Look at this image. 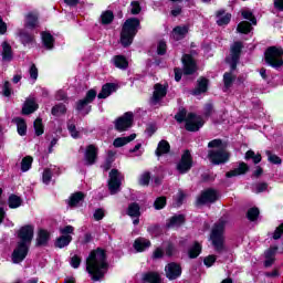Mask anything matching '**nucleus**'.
Instances as JSON below:
<instances>
[{
  "instance_id": "473e14b6",
  "label": "nucleus",
  "mask_w": 283,
  "mask_h": 283,
  "mask_svg": "<svg viewBox=\"0 0 283 283\" xmlns=\"http://www.w3.org/2000/svg\"><path fill=\"white\" fill-rule=\"evenodd\" d=\"M181 224H185V216L178 214L170 218L167 227L175 228V227H180Z\"/></svg>"
},
{
  "instance_id": "5fc2aeb1",
  "label": "nucleus",
  "mask_w": 283,
  "mask_h": 283,
  "mask_svg": "<svg viewBox=\"0 0 283 283\" xmlns=\"http://www.w3.org/2000/svg\"><path fill=\"white\" fill-rule=\"evenodd\" d=\"M30 78H32L33 83H35L36 78H39V69L35 64H32L29 70Z\"/></svg>"
},
{
  "instance_id": "f704fd0d",
  "label": "nucleus",
  "mask_w": 283,
  "mask_h": 283,
  "mask_svg": "<svg viewBox=\"0 0 283 283\" xmlns=\"http://www.w3.org/2000/svg\"><path fill=\"white\" fill-rule=\"evenodd\" d=\"M112 21H114V12L107 10L101 14L102 25H109V23H112Z\"/></svg>"
},
{
  "instance_id": "6e6552de",
  "label": "nucleus",
  "mask_w": 283,
  "mask_h": 283,
  "mask_svg": "<svg viewBox=\"0 0 283 283\" xmlns=\"http://www.w3.org/2000/svg\"><path fill=\"white\" fill-rule=\"evenodd\" d=\"M123 175L118 172V170L113 169L109 172V180H108V189L112 195L118 193L120 191V182H123Z\"/></svg>"
},
{
  "instance_id": "f3484780",
  "label": "nucleus",
  "mask_w": 283,
  "mask_h": 283,
  "mask_svg": "<svg viewBox=\"0 0 283 283\" xmlns=\"http://www.w3.org/2000/svg\"><path fill=\"white\" fill-rule=\"evenodd\" d=\"M96 156H98V148L94 145H88L85 151L86 164L94 165L96 163Z\"/></svg>"
},
{
  "instance_id": "338daca9",
  "label": "nucleus",
  "mask_w": 283,
  "mask_h": 283,
  "mask_svg": "<svg viewBox=\"0 0 283 283\" xmlns=\"http://www.w3.org/2000/svg\"><path fill=\"white\" fill-rule=\"evenodd\" d=\"M103 218H105V210H103L101 208L95 210L94 219L98 221V220H103Z\"/></svg>"
},
{
  "instance_id": "09e8293b",
  "label": "nucleus",
  "mask_w": 283,
  "mask_h": 283,
  "mask_svg": "<svg viewBox=\"0 0 283 283\" xmlns=\"http://www.w3.org/2000/svg\"><path fill=\"white\" fill-rule=\"evenodd\" d=\"M187 109L181 108L179 109V112L175 115V120H177V123H187Z\"/></svg>"
},
{
  "instance_id": "393cba45",
  "label": "nucleus",
  "mask_w": 283,
  "mask_h": 283,
  "mask_svg": "<svg viewBox=\"0 0 283 283\" xmlns=\"http://www.w3.org/2000/svg\"><path fill=\"white\" fill-rule=\"evenodd\" d=\"M151 247V242L147 239H137L134 243V248L136 249V251L138 252H143L145 251V249H149Z\"/></svg>"
},
{
  "instance_id": "bf43d9fd",
  "label": "nucleus",
  "mask_w": 283,
  "mask_h": 283,
  "mask_svg": "<svg viewBox=\"0 0 283 283\" xmlns=\"http://www.w3.org/2000/svg\"><path fill=\"white\" fill-rule=\"evenodd\" d=\"M60 233L62 235H72L74 233V227L65 226L64 228H60Z\"/></svg>"
},
{
  "instance_id": "aec40b11",
  "label": "nucleus",
  "mask_w": 283,
  "mask_h": 283,
  "mask_svg": "<svg viewBox=\"0 0 283 283\" xmlns=\"http://www.w3.org/2000/svg\"><path fill=\"white\" fill-rule=\"evenodd\" d=\"M39 109V104H36V101L34 98H28L24 103V106L22 108L23 114H34Z\"/></svg>"
},
{
  "instance_id": "58836bf2",
  "label": "nucleus",
  "mask_w": 283,
  "mask_h": 283,
  "mask_svg": "<svg viewBox=\"0 0 283 283\" xmlns=\"http://www.w3.org/2000/svg\"><path fill=\"white\" fill-rule=\"evenodd\" d=\"M36 23H39V17L34 13H29L25 20L27 28H36Z\"/></svg>"
},
{
  "instance_id": "ddd939ff",
  "label": "nucleus",
  "mask_w": 283,
  "mask_h": 283,
  "mask_svg": "<svg viewBox=\"0 0 283 283\" xmlns=\"http://www.w3.org/2000/svg\"><path fill=\"white\" fill-rule=\"evenodd\" d=\"M168 280H178L182 275V268L178 263H169L165 268Z\"/></svg>"
},
{
  "instance_id": "6e6d98bb",
  "label": "nucleus",
  "mask_w": 283,
  "mask_h": 283,
  "mask_svg": "<svg viewBox=\"0 0 283 283\" xmlns=\"http://www.w3.org/2000/svg\"><path fill=\"white\" fill-rule=\"evenodd\" d=\"M268 188L269 186L266 185V182H260L253 186V192L262 193V191H266Z\"/></svg>"
},
{
  "instance_id": "a19ab883",
  "label": "nucleus",
  "mask_w": 283,
  "mask_h": 283,
  "mask_svg": "<svg viewBox=\"0 0 283 283\" xmlns=\"http://www.w3.org/2000/svg\"><path fill=\"white\" fill-rule=\"evenodd\" d=\"M32 156H27L21 161V171H30L33 163Z\"/></svg>"
},
{
  "instance_id": "f03ea898",
  "label": "nucleus",
  "mask_w": 283,
  "mask_h": 283,
  "mask_svg": "<svg viewBox=\"0 0 283 283\" xmlns=\"http://www.w3.org/2000/svg\"><path fill=\"white\" fill-rule=\"evenodd\" d=\"M19 242L17 248L12 253L13 264H19L25 260L28 256V251H30V244H32V239L34 238V226H24L18 232Z\"/></svg>"
},
{
  "instance_id": "680f3d73",
  "label": "nucleus",
  "mask_w": 283,
  "mask_h": 283,
  "mask_svg": "<svg viewBox=\"0 0 283 283\" xmlns=\"http://www.w3.org/2000/svg\"><path fill=\"white\" fill-rule=\"evenodd\" d=\"M216 260H217L216 255H208L205 258L203 264L208 268L213 266V264H216Z\"/></svg>"
},
{
  "instance_id": "052dcab7",
  "label": "nucleus",
  "mask_w": 283,
  "mask_h": 283,
  "mask_svg": "<svg viewBox=\"0 0 283 283\" xmlns=\"http://www.w3.org/2000/svg\"><path fill=\"white\" fill-rule=\"evenodd\" d=\"M2 94L3 96H10L12 94V87L10 85V82L6 81L2 87Z\"/></svg>"
},
{
  "instance_id": "9b49d317",
  "label": "nucleus",
  "mask_w": 283,
  "mask_h": 283,
  "mask_svg": "<svg viewBox=\"0 0 283 283\" xmlns=\"http://www.w3.org/2000/svg\"><path fill=\"white\" fill-rule=\"evenodd\" d=\"M220 198L218 191L213 189H207L201 192L200 197L197 199L198 205H211Z\"/></svg>"
},
{
  "instance_id": "c85d7f7f",
  "label": "nucleus",
  "mask_w": 283,
  "mask_h": 283,
  "mask_svg": "<svg viewBox=\"0 0 283 283\" xmlns=\"http://www.w3.org/2000/svg\"><path fill=\"white\" fill-rule=\"evenodd\" d=\"M48 240H50V232L48 230H40L36 239L38 245L43 247L48 244Z\"/></svg>"
},
{
  "instance_id": "49530a36",
  "label": "nucleus",
  "mask_w": 283,
  "mask_h": 283,
  "mask_svg": "<svg viewBox=\"0 0 283 283\" xmlns=\"http://www.w3.org/2000/svg\"><path fill=\"white\" fill-rule=\"evenodd\" d=\"M149 180H151V172L145 171L139 176V185L142 187H149Z\"/></svg>"
},
{
  "instance_id": "cd10ccee",
  "label": "nucleus",
  "mask_w": 283,
  "mask_h": 283,
  "mask_svg": "<svg viewBox=\"0 0 283 283\" xmlns=\"http://www.w3.org/2000/svg\"><path fill=\"white\" fill-rule=\"evenodd\" d=\"M114 65L115 67H118V70H127L129 67V62H127V59L123 55H116L114 57Z\"/></svg>"
},
{
  "instance_id": "8fccbe9b",
  "label": "nucleus",
  "mask_w": 283,
  "mask_h": 283,
  "mask_svg": "<svg viewBox=\"0 0 283 283\" xmlns=\"http://www.w3.org/2000/svg\"><path fill=\"white\" fill-rule=\"evenodd\" d=\"M233 81H235V77H233V74L224 73L223 83H224L226 90H229V87H231V85H233Z\"/></svg>"
},
{
  "instance_id": "4d7b16f0",
  "label": "nucleus",
  "mask_w": 283,
  "mask_h": 283,
  "mask_svg": "<svg viewBox=\"0 0 283 283\" xmlns=\"http://www.w3.org/2000/svg\"><path fill=\"white\" fill-rule=\"evenodd\" d=\"M42 180L44 185H50V181L52 180V170H50V168L44 169Z\"/></svg>"
},
{
  "instance_id": "a18cd8bd",
  "label": "nucleus",
  "mask_w": 283,
  "mask_h": 283,
  "mask_svg": "<svg viewBox=\"0 0 283 283\" xmlns=\"http://www.w3.org/2000/svg\"><path fill=\"white\" fill-rule=\"evenodd\" d=\"M33 127L35 129V135L36 136H43V133L45 132V129L43 127V119L36 118L34 120Z\"/></svg>"
},
{
  "instance_id": "864d4df0",
  "label": "nucleus",
  "mask_w": 283,
  "mask_h": 283,
  "mask_svg": "<svg viewBox=\"0 0 283 283\" xmlns=\"http://www.w3.org/2000/svg\"><path fill=\"white\" fill-rule=\"evenodd\" d=\"M242 17H243V19L251 21L252 25H258V20H255L253 12L244 10V11H242Z\"/></svg>"
},
{
  "instance_id": "13d9d810",
  "label": "nucleus",
  "mask_w": 283,
  "mask_h": 283,
  "mask_svg": "<svg viewBox=\"0 0 283 283\" xmlns=\"http://www.w3.org/2000/svg\"><path fill=\"white\" fill-rule=\"evenodd\" d=\"M268 158L270 163L273 165H282V159L277 155L271 154V151H266Z\"/></svg>"
},
{
  "instance_id": "e2e57ef3",
  "label": "nucleus",
  "mask_w": 283,
  "mask_h": 283,
  "mask_svg": "<svg viewBox=\"0 0 283 283\" xmlns=\"http://www.w3.org/2000/svg\"><path fill=\"white\" fill-rule=\"evenodd\" d=\"M130 12L132 14H140V3H138L137 1H134L130 3Z\"/></svg>"
},
{
  "instance_id": "7ed1b4c3",
  "label": "nucleus",
  "mask_w": 283,
  "mask_h": 283,
  "mask_svg": "<svg viewBox=\"0 0 283 283\" xmlns=\"http://www.w3.org/2000/svg\"><path fill=\"white\" fill-rule=\"evenodd\" d=\"M138 28H140V20L137 18H130L125 21L120 32L123 48H129V44L134 42V36L138 34Z\"/></svg>"
},
{
  "instance_id": "bb28decb",
  "label": "nucleus",
  "mask_w": 283,
  "mask_h": 283,
  "mask_svg": "<svg viewBox=\"0 0 283 283\" xmlns=\"http://www.w3.org/2000/svg\"><path fill=\"white\" fill-rule=\"evenodd\" d=\"M231 21V14L226 13L224 11H218L217 12V23L218 25H228V23Z\"/></svg>"
},
{
  "instance_id": "c03bdc74",
  "label": "nucleus",
  "mask_w": 283,
  "mask_h": 283,
  "mask_svg": "<svg viewBox=\"0 0 283 283\" xmlns=\"http://www.w3.org/2000/svg\"><path fill=\"white\" fill-rule=\"evenodd\" d=\"M20 39H21L23 45L34 43V35L28 33L27 31L20 32Z\"/></svg>"
},
{
  "instance_id": "39448f33",
  "label": "nucleus",
  "mask_w": 283,
  "mask_h": 283,
  "mask_svg": "<svg viewBox=\"0 0 283 283\" xmlns=\"http://www.w3.org/2000/svg\"><path fill=\"white\" fill-rule=\"evenodd\" d=\"M226 224H227V221H224V219H220L212 228L210 240H212V244H213L216 251L224 250V227H226Z\"/></svg>"
},
{
  "instance_id": "72a5a7b5",
  "label": "nucleus",
  "mask_w": 283,
  "mask_h": 283,
  "mask_svg": "<svg viewBox=\"0 0 283 283\" xmlns=\"http://www.w3.org/2000/svg\"><path fill=\"white\" fill-rule=\"evenodd\" d=\"M2 59L3 61L12 60V46L8 42L2 43Z\"/></svg>"
},
{
  "instance_id": "2eb2a0df",
  "label": "nucleus",
  "mask_w": 283,
  "mask_h": 283,
  "mask_svg": "<svg viewBox=\"0 0 283 283\" xmlns=\"http://www.w3.org/2000/svg\"><path fill=\"white\" fill-rule=\"evenodd\" d=\"M182 64H184V74H187V75L193 74L198 70V66L196 65V61L189 54H186L182 56Z\"/></svg>"
},
{
  "instance_id": "c756f323",
  "label": "nucleus",
  "mask_w": 283,
  "mask_h": 283,
  "mask_svg": "<svg viewBox=\"0 0 283 283\" xmlns=\"http://www.w3.org/2000/svg\"><path fill=\"white\" fill-rule=\"evenodd\" d=\"M42 41L46 50L54 48V36L48 32H42Z\"/></svg>"
},
{
  "instance_id": "9d476101",
  "label": "nucleus",
  "mask_w": 283,
  "mask_h": 283,
  "mask_svg": "<svg viewBox=\"0 0 283 283\" xmlns=\"http://www.w3.org/2000/svg\"><path fill=\"white\" fill-rule=\"evenodd\" d=\"M205 125V119L201 116L193 113H189L186 118V129L187 132H198L200 127Z\"/></svg>"
},
{
  "instance_id": "f257e3e1",
  "label": "nucleus",
  "mask_w": 283,
  "mask_h": 283,
  "mask_svg": "<svg viewBox=\"0 0 283 283\" xmlns=\"http://www.w3.org/2000/svg\"><path fill=\"white\" fill-rule=\"evenodd\" d=\"M109 269L107 263V254L105 250L97 248L91 251L86 259V271L91 275L93 282H98L105 277V273Z\"/></svg>"
},
{
  "instance_id": "a878e982",
  "label": "nucleus",
  "mask_w": 283,
  "mask_h": 283,
  "mask_svg": "<svg viewBox=\"0 0 283 283\" xmlns=\"http://www.w3.org/2000/svg\"><path fill=\"white\" fill-rule=\"evenodd\" d=\"M209 85V80L201 77L198 81V85L197 88L193 91L195 96H198L200 94H205V92H207V87Z\"/></svg>"
},
{
  "instance_id": "69168bd1",
  "label": "nucleus",
  "mask_w": 283,
  "mask_h": 283,
  "mask_svg": "<svg viewBox=\"0 0 283 283\" xmlns=\"http://www.w3.org/2000/svg\"><path fill=\"white\" fill-rule=\"evenodd\" d=\"M71 266L73 269H78V266H81V259H80L78 255L72 256V259H71Z\"/></svg>"
},
{
  "instance_id": "3c124183",
  "label": "nucleus",
  "mask_w": 283,
  "mask_h": 283,
  "mask_svg": "<svg viewBox=\"0 0 283 283\" xmlns=\"http://www.w3.org/2000/svg\"><path fill=\"white\" fill-rule=\"evenodd\" d=\"M247 216L251 222H254V220H258V217L260 216V209L251 208L250 210H248Z\"/></svg>"
},
{
  "instance_id": "2f4dec72",
  "label": "nucleus",
  "mask_w": 283,
  "mask_h": 283,
  "mask_svg": "<svg viewBox=\"0 0 283 283\" xmlns=\"http://www.w3.org/2000/svg\"><path fill=\"white\" fill-rule=\"evenodd\" d=\"M72 242V235H61L55 241V247L57 249H64V247H67Z\"/></svg>"
},
{
  "instance_id": "423d86ee",
  "label": "nucleus",
  "mask_w": 283,
  "mask_h": 283,
  "mask_svg": "<svg viewBox=\"0 0 283 283\" xmlns=\"http://www.w3.org/2000/svg\"><path fill=\"white\" fill-rule=\"evenodd\" d=\"M283 50L275 46H270L265 51V62L272 67H282L283 65Z\"/></svg>"
},
{
  "instance_id": "0eeeda50",
  "label": "nucleus",
  "mask_w": 283,
  "mask_h": 283,
  "mask_svg": "<svg viewBox=\"0 0 283 283\" xmlns=\"http://www.w3.org/2000/svg\"><path fill=\"white\" fill-rule=\"evenodd\" d=\"M134 125V113L127 112L115 120V129L117 132H127Z\"/></svg>"
},
{
  "instance_id": "de8ad7c7",
  "label": "nucleus",
  "mask_w": 283,
  "mask_h": 283,
  "mask_svg": "<svg viewBox=\"0 0 283 283\" xmlns=\"http://www.w3.org/2000/svg\"><path fill=\"white\" fill-rule=\"evenodd\" d=\"M237 31L240 32L241 34H249L251 32V23L247 21H242L239 23Z\"/></svg>"
},
{
  "instance_id": "1a4fd4ad",
  "label": "nucleus",
  "mask_w": 283,
  "mask_h": 283,
  "mask_svg": "<svg viewBox=\"0 0 283 283\" xmlns=\"http://www.w3.org/2000/svg\"><path fill=\"white\" fill-rule=\"evenodd\" d=\"M242 52V42H234L230 49V56L227 57V62L230 64L231 70L238 67L240 61V54Z\"/></svg>"
},
{
  "instance_id": "7c9ffc66",
  "label": "nucleus",
  "mask_w": 283,
  "mask_h": 283,
  "mask_svg": "<svg viewBox=\"0 0 283 283\" xmlns=\"http://www.w3.org/2000/svg\"><path fill=\"white\" fill-rule=\"evenodd\" d=\"M143 281L148 283H160V274L157 272H148L144 274Z\"/></svg>"
},
{
  "instance_id": "f8f14e48",
  "label": "nucleus",
  "mask_w": 283,
  "mask_h": 283,
  "mask_svg": "<svg viewBox=\"0 0 283 283\" xmlns=\"http://www.w3.org/2000/svg\"><path fill=\"white\" fill-rule=\"evenodd\" d=\"M192 164L193 161L191 159V153H189V150H186L181 156V160L177 165L179 174H187V171L191 169Z\"/></svg>"
},
{
  "instance_id": "dca6fc26",
  "label": "nucleus",
  "mask_w": 283,
  "mask_h": 283,
  "mask_svg": "<svg viewBox=\"0 0 283 283\" xmlns=\"http://www.w3.org/2000/svg\"><path fill=\"white\" fill-rule=\"evenodd\" d=\"M94 98H96V91L94 90H90L87 93H86V96L84 99H80L76 104V109L78 112H83V108L87 105H90V103H93L94 102Z\"/></svg>"
},
{
  "instance_id": "20e7f679",
  "label": "nucleus",
  "mask_w": 283,
  "mask_h": 283,
  "mask_svg": "<svg viewBox=\"0 0 283 283\" xmlns=\"http://www.w3.org/2000/svg\"><path fill=\"white\" fill-rule=\"evenodd\" d=\"M208 147L212 149L208 153V158L213 165H222L229 160V153L222 146V139L209 142Z\"/></svg>"
},
{
  "instance_id": "a211bd4d",
  "label": "nucleus",
  "mask_w": 283,
  "mask_h": 283,
  "mask_svg": "<svg viewBox=\"0 0 283 283\" xmlns=\"http://www.w3.org/2000/svg\"><path fill=\"white\" fill-rule=\"evenodd\" d=\"M247 171H249V165H247L245 163H240L239 166L237 168H234L233 170H230L226 174L227 178H234L235 176H244V174H247Z\"/></svg>"
},
{
  "instance_id": "5701e85b",
  "label": "nucleus",
  "mask_w": 283,
  "mask_h": 283,
  "mask_svg": "<svg viewBox=\"0 0 283 283\" xmlns=\"http://www.w3.org/2000/svg\"><path fill=\"white\" fill-rule=\"evenodd\" d=\"M132 140H136V134H132L128 137H117L113 142V145L114 147H125V145H128Z\"/></svg>"
},
{
  "instance_id": "412c9836",
  "label": "nucleus",
  "mask_w": 283,
  "mask_h": 283,
  "mask_svg": "<svg viewBox=\"0 0 283 283\" xmlns=\"http://www.w3.org/2000/svg\"><path fill=\"white\" fill-rule=\"evenodd\" d=\"M83 200H85V193L78 191L73 193L70 199H69V207H78V205H81V202H83Z\"/></svg>"
},
{
  "instance_id": "c9c22d12",
  "label": "nucleus",
  "mask_w": 283,
  "mask_h": 283,
  "mask_svg": "<svg viewBox=\"0 0 283 283\" xmlns=\"http://www.w3.org/2000/svg\"><path fill=\"white\" fill-rule=\"evenodd\" d=\"M127 213L130 218H140V206L138 203H130Z\"/></svg>"
},
{
  "instance_id": "b1692460",
  "label": "nucleus",
  "mask_w": 283,
  "mask_h": 283,
  "mask_svg": "<svg viewBox=\"0 0 283 283\" xmlns=\"http://www.w3.org/2000/svg\"><path fill=\"white\" fill-rule=\"evenodd\" d=\"M189 32V27H176L172 31V36L175 41H180V39H185V35H187Z\"/></svg>"
},
{
  "instance_id": "603ef678",
  "label": "nucleus",
  "mask_w": 283,
  "mask_h": 283,
  "mask_svg": "<svg viewBox=\"0 0 283 283\" xmlns=\"http://www.w3.org/2000/svg\"><path fill=\"white\" fill-rule=\"evenodd\" d=\"M166 205H167V198L166 197H158L154 202V207L157 210L165 209Z\"/></svg>"
},
{
  "instance_id": "0e129e2a",
  "label": "nucleus",
  "mask_w": 283,
  "mask_h": 283,
  "mask_svg": "<svg viewBox=\"0 0 283 283\" xmlns=\"http://www.w3.org/2000/svg\"><path fill=\"white\" fill-rule=\"evenodd\" d=\"M165 52H167V43H165V41H160L157 46V53L163 55Z\"/></svg>"
},
{
  "instance_id": "4468645a",
  "label": "nucleus",
  "mask_w": 283,
  "mask_h": 283,
  "mask_svg": "<svg viewBox=\"0 0 283 283\" xmlns=\"http://www.w3.org/2000/svg\"><path fill=\"white\" fill-rule=\"evenodd\" d=\"M154 90L150 103L151 105H158L159 101H163L167 96V86L155 84Z\"/></svg>"
},
{
  "instance_id": "37998d69",
  "label": "nucleus",
  "mask_w": 283,
  "mask_h": 283,
  "mask_svg": "<svg viewBox=\"0 0 283 283\" xmlns=\"http://www.w3.org/2000/svg\"><path fill=\"white\" fill-rule=\"evenodd\" d=\"M253 160L254 165L262 161V155L256 154L253 150H248L245 154V160Z\"/></svg>"
},
{
  "instance_id": "6ab92c4d",
  "label": "nucleus",
  "mask_w": 283,
  "mask_h": 283,
  "mask_svg": "<svg viewBox=\"0 0 283 283\" xmlns=\"http://www.w3.org/2000/svg\"><path fill=\"white\" fill-rule=\"evenodd\" d=\"M113 92H116V84L114 83H106L102 86L101 93L97 95V98H107L113 94Z\"/></svg>"
},
{
  "instance_id": "e433bc0d",
  "label": "nucleus",
  "mask_w": 283,
  "mask_h": 283,
  "mask_svg": "<svg viewBox=\"0 0 283 283\" xmlns=\"http://www.w3.org/2000/svg\"><path fill=\"white\" fill-rule=\"evenodd\" d=\"M201 252H202V245H200V243L198 242H195V244L189 249L188 255L191 259H196L198 258V255H200Z\"/></svg>"
},
{
  "instance_id": "774afa93",
  "label": "nucleus",
  "mask_w": 283,
  "mask_h": 283,
  "mask_svg": "<svg viewBox=\"0 0 283 283\" xmlns=\"http://www.w3.org/2000/svg\"><path fill=\"white\" fill-rule=\"evenodd\" d=\"M283 234V223L276 228V230L274 231V235L273 239L274 240H280L282 238Z\"/></svg>"
},
{
  "instance_id": "4c0bfd02",
  "label": "nucleus",
  "mask_w": 283,
  "mask_h": 283,
  "mask_svg": "<svg viewBox=\"0 0 283 283\" xmlns=\"http://www.w3.org/2000/svg\"><path fill=\"white\" fill-rule=\"evenodd\" d=\"M22 202H23V200H21L20 197L17 195H11L9 197L10 209H19V207H21Z\"/></svg>"
},
{
  "instance_id": "4be33fe9",
  "label": "nucleus",
  "mask_w": 283,
  "mask_h": 283,
  "mask_svg": "<svg viewBox=\"0 0 283 283\" xmlns=\"http://www.w3.org/2000/svg\"><path fill=\"white\" fill-rule=\"evenodd\" d=\"M170 149H171V146L169 145V142L163 139L159 142L155 154L158 157L165 156V154H169Z\"/></svg>"
},
{
  "instance_id": "79ce46f5",
  "label": "nucleus",
  "mask_w": 283,
  "mask_h": 283,
  "mask_svg": "<svg viewBox=\"0 0 283 283\" xmlns=\"http://www.w3.org/2000/svg\"><path fill=\"white\" fill-rule=\"evenodd\" d=\"M65 112H67V107H65L64 104H57V105L53 106L51 114L53 116H63V114H65Z\"/></svg>"
},
{
  "instance_id": "ea45409f",
  "label": "nucleus",
  "mask_w": 283,
  "mask_h": 283,
  "mask_svg": "<svg viewBox=\"0 0 283 283\" xmlns=\"http://www.w3.org/2000/svg\"><path fill=\"white\" fill-rule=\"evenodd\" d=\"M17 127H18V134L20 136H25V132H28V125L25 124V120L23 118H15Z\"/></svg>"
}]
</instances>
